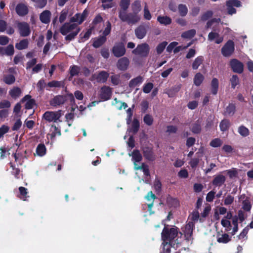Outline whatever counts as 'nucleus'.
Wrapping results in <instances>:
<instances>
[{
	"instance_id": "f257e3e1",
	"label": "nucleus",
	"mask_w": 253,
	"mask_h": 253,
	"mask_svg": "<svg viewBox=\"0 0 253 253\" xmlns=\"http://www.w3.org/2000/svg\"><path fill=\"white\" fill-rule=\"evenodd\" d=\"M179 232L182 235L176 226L165 224L161 233L162 240L164 242H169V245H171L173 244L174 239L178 236Z\"/></svg>"
},
{
	"instance_id": "f03ea898",
	"label": "nucleus",
	"mask_w": 253,
	"mask_h": 253,
	"mask_svg": "<svg viewBox=\"0 0 253 253\" xmlns=\"http://www.w3.org/2000/svg\"><path fill=\"white\" fill-rule=\"evenodd\" d=\"M62 115V111L61 110L55 112L47 111L43 114L42 119L48 122H57L58 120L61 122L59 119Z\"/></svg>"
},
{
	"instance_id": "7ed1b4c3",
	"label": "nucleus",
	"mask_w": 253,
	"mask_h": 253,
	"mask_svg": "<svg viewBox=\"0 0 253 253\" xmlns=\"http://www.w3.org/2000/svg\"><path fill=\"white\" fill-rule=\"evenodd\" d=\"M150 51V47L147 43H143L137 45L136 48L132 50V53L139 55L141 57H147Z\"/></svg>"
},
{
	"instance_id": "20e7f679",
	"label": "nucleus",
	"mask_w": 253,
	"mask_h": 253,
	"mask_svg": "<svg viewBox=\"0 0 253 253\" xmlns=\"http://www.w3.org/2000/svg\"><path fill=\"white\" fill-rule=\"evenodd\" d=\"M112 52L116 57L123 56L126 52L125 43L123 42L115 43L112 49Z\"/></svg>"
},
{
	"instance_id": "39448f33",
	"label": "nucleus",
	"mask_w": 253,
	"mask_h": 253,
	"mask_svg": "<svg viewBox=\"0 0 253 253\" xmlns=\"http://www.w3.org/2000/svg\"><path fill=\"white\" fill-rule=\"evenodd\" d=\"M235 44L232 40H228L221 48V53L224 57H229L234 52Z\"/></svg>"
},
{
	"instance_id": "423d86ee",
	"label": "nucleus",
	"mask_w": 253,
	"mask_h": 253,
	"mask_svg": "<svg viewBox=\"0 0 253 253\" xmlns=\"http://www.w3.org/2000/svg\"><path fill=\"white\" fill-rule=\"evenodd\" d=\"M149 28V26L148 24L145 23L141 24L135 29L136 37L138 39H143L146 35Z\"/></svg>"
},
{
	"instance_id": "0eeeda50",
	"label": "nucleus",
	"mask_w": 253,
	"mask_h": 253,
	"mask_svg": "<svg viewBox=\"0 0 253 253\" xmlns=\"http://www.w3.org/2000/svg\"><path fill=\"white\" fill-rule=\"evenodd\" d=\"M17 26L20 36L25 37L30 35L31 30L28 23L25 22H19Z\"/></svg>"
},
{
	"instance_id": "6e6552de",
	"label": "nucleus",
	"mask_w": 253,
	"mask_h": 253,
	"mask_svg": "<svg viewBox=\"0 0 253 253\" xmlns=\"http://www.w3.org/2000/svg\"><path fill=\"white\" fill-rule=\"evenodd\" d=\"M68 99V93L66 95H56L50 101V104L52 106L56 107L64 104Z\"/></svg>"
},
{
	"instance_id": "1a4fd4ad",
	"label": "nucleus",
	"mask_w": 253,
	"mask_h": 253,
	"mask_svg": "<svg viewBox=\"0 0 253 253\" xmlns=\"http://www.w3.org/2000/svg\"><path fill=\"white\" fill-rule=\"evenodd\" d=\"M230 66L234 73L241 74L244 71L243 64L236 59H232L230 61Z\"/></svg>"
},
{
	"instance_id": "9d476101",
	"label": "nucleus",
	"mask_w": 253,
	"mask_h": 253,
	"mask_svg": "<svg viewBox=\"0 0 253 253\" xmlns=\"http://www.w3.org/2000/svg\"><path fill=\"white\" fill-rule=\"evenodd\" d=\"M80 28L78 27L76 24L70 23H65L60 28V33L64 36L67 35L68 33H71L72 31Z\"/></svg>"
},
{
	"instance_id": "9b49d317",
	"label": "nucleus",
	"mask_w": 253,
	"mask_h": 253,
	"mask_svg": "<svg viewBox=\"0 0 253 253\" xmlns=\"http://www.w3.org/2000/svg\"><path fill=\"white\" fill-rule=\"evenodd\" d=\"M194 227V223L193 221H189L186 224L184 229L182 230L185 240L189 241L192 239Z\"/></svg>"
},
{
	"instance_id": "f8f14e48",
	"label": "nucleus",
	"mask_w": 253,
	"mask_h": 253,
	"mask_svg": "<svg viewBox=\"0 0 253 253\" xmlns=\"http://www.w3.org/2000/svg\"><path fill=\"white\" fill-rule=\"evenodd\" d=\"M109 77V74L105 71H101L98 74L92 75V78L99 83H106Z\"/></svg>"
},
{
	"instance_id": "ddd939ff",
	"label": "nucleus",
	"mask_w": 253,
	"mask_h": 253,
	"mask_svg": "<svg viewBox=\"0 0 253 253\" xmlns=\"http://www.w3.org/2000/svg\"><path fill=\"white\" fill-rule=\"evenodd\" d=\"M112 94L111 88L110 86L104 85L101 88L100 97L103 100L106 101L110 99Z\"/></svg>"
},
{
	"instance_id": "4468645a",
	"label": "nucleus",
	"mask_w": 253,
	"mask_h": 253,
	"mask_svg": "<svg viewBox=\"0 0 253 253\" xmlns=\"http://www.w3.org/2000/svg\"><path fill=\"white\" fill-rule=\"evenodd\" d=\"M129 65V61L126 57H123L119 59L116 64L117 68L122 71H126Z\"/></svg>"
},
{
	"instance_id": "2eb2a0df",
	"label": "nucleus",
	"mask_w": 253,
	"mask_h": 253,
	"mask_svg": "<svg viewBox=\"0 0 253 253\" xmlns=\"http://www.w3.org/2000/svg\"><path fill=\"white\" fill-rule=\"evenodd\" d=\"M143 156L145 158L149 161H154L155 160V156L152 148L144 147L142 149Z\"/></svg>"
},
{
	"instance_id": "dca6fc26",
	"label": "nucleus",
	"mask_w": 253,
	"mask_h": 253,
	"mask_svg": "<svg viewBox=\"0 0 253 253\" xmlns=\"http://www.w3.org/2000/svg\"><path fill=\"white\" fill-rule=\"evenodd\" d=\"M14 48L12 44H8L6 47L0 46V55L1 56H12L14 54Z\"/></svg>"
},
{
	"instance_id": "f3484780",
	"label": "nucleus",
	"mask_w": 253,
	"mask_h": 253,
	"mask_svg": "<svg viewBox=\"0 0 253 253\" xmlns=\"http://www.w3.org/2000/svg\"><path fill=\"white\" fill-rule=\"evenodd\" d=\"M225 176L221 174H218L214 177L211 183L214 186L220 187L225 183Z\"/></svg>"
},
{
	"instance_id": "a211bd4d",
	"label": "nucleus",
	"mask_w": 253,
	"mask_h": 253,
	"mask_svg": "<svg viewBox=\"0 0 253 253\" xmlns=\"http://www.w3.org/2000/svg\"><path fill=\"white\" fill-rule=\"evenodd\" d=\"M27 150H22V148L18 147L15 153L13 154L15 161L16 162L20 161L23 160L24 158H27L26 155Z\"/></svg>"
},
{
	"instance_id": "6ab92c4d",
	"label": "nucleus",
	"mask_w": 253,
	"mask_h": 253,
	"mask_svg": "<svg viewBox=\"0 0 253 253\" xmlns=\"http://www.w3.org/2000/svg\"><path fill=\"white\" fill-rule=\"evenodd\" d=\"M126 20L125 21L128 24H134L137 23L140 19L138 14L135 12H129L127 14Z\"/></svg>"
},
{
	"instance_id": "aec40b11",
	"label": "nucleus",
	"mask_w": 253,
	"mask_h": 253,
	"mask_svg": "<svg viewBox=\"0 0 253 253\" xmlns=\"http://www.w3.org/2000/svg\"><path fill=\"white\" fill-rule=\"evenodd\" d=\"M17 14L19 16H25L28 13V9L26 5L23 3L18 4L15 8Z\"/></svg>"
},
{
	"instance_id": "412c9836",
	"label": "nucleus",
	"mask_w": 253,
	"mask_h": 253,
	"mask_svg": "<svg viewBox=\"0 0 253 253\" xmlns=\"http://www.w3.org/2000/svg\"><path fill=\"white\" fill-rule=\"evenodd\" d=\"M51 12L49 10H45L40 14V19L44 24H48L50 22Z\"/></svg>"
},
{
	"instance_id": "4be33fe9",
	"label": "nucleus",
	"mask_w": 253,
	"mask_h": 253,
	"mask_svg": "<svg viewBox=\"0 0 253 253\" xmlns=\"http://www.w3.org/2000/svg\"><path fill=\"white\" fill-rule=\"evenodd\" d=\"M22 94V90L20 87L14 86L9 91V94L11 98L16 99L19 97Z\"/></svg>"
},
{
	"instance_id": "5701e85b",
	"label": "nucleus",
	"mask_w": 253,
	"mask_h": 253,
	"mask_svg": "<svg viewBox=\"0 0 253 253\" xmlns=\"http://www.w3.org/2000/svg\"><path fill=\"white\" fill-rule=\"evenodd\" d=\"M18 189L19 191V194L17 196V197L23 201H27V198H29L28 189L22 186L19 187Z\"/></svg>"
},
{
	"instance_id": "b1692460",
	"label": "nucleus",
	"mask_w": 253,
	"mask_h": 253,
	"mask_svg": "<svg viewBox=\"0 0 253 253\" xmlns=\"http://www.w3.org/2000/svg\"><path fill=\"white\" fill-rule=\"evenodd\" d=\"M143 81V77L140 76H138L129 81L128 86L130 88H133L135 86L140 84Z\"/></svg>"
},
{
	"instance_id": "393cba45",
	"label": "nucleus",
	"mask_w": 253,
	"mask_h": 253,
	"mask_svg": "<svg viewBox=\"0 0 253 253\" xmlns=\"http://www.w3.org/2000/svg\"><path fill=\"white\" fill-rule=\"evenodd\" d=\"M140 123L139 120L136 118H134L132 122L131 128L129 129V131L135 134L138 131Z\"/></svg>"
},
{
	"instance_id": "a878e982",
	"label": "nucleus",
	"mask_w": 253,
	"mask_h": 253,
	"mask_svg": "<svg viewBox=\"0 0 253 253\" xmlns=\"http://www.w3.org/2000/svg\"><path fill=\"white\" fill-rule=\"evenodd\" d=\"M157 21L162 25L167 26L171 23V19L168 16L160 15L157 17Z\"/></svg>"
},
{
	"instance_id": "bb28decb",
	"label": "nucleus",
	"mask_w": 253,
	"mask_h": 253,
	"mask_svg": "<svg viewBox=\"0 0 253 253\" xmlns=\"http://www.w3.org/2000/svg\"><path fill=\"white\" fill-rule=\"evenodd\" d=\"M80 71V67L77 65H74L71 66L69 68L70 77L69 78V80H71L74 76H78L79 74Z\"/></svg>"
},
{
	"instance_id": "cd10ccee",
	"label": "nucleus",
	"mask_w": 253,
	"mask_h": 253,
	"mask_svg": "<svg viewBox=\"0 0 253 253\" xmlns=\"http://www.w3.org/2000/svg\"><path fill=\"white\" fill-rule=\"evenodd\" d=\"M218 86V80L215 78H213L211 82V93L213 95H216L217 93Z\"/></svg>"
},
{
	"instance_id": "c85d7f7f",
	"label": "nucleus",
	"mask_w": 253,
	"mask_h": 253,
	"mask_svg": "<svg viewBox=\"0 0 253 253\" xmlns=\"http://www.w3.org/2000/svg\"><path fill=\"white\" fill-rule=\"evenodd\" d=\"M51 128H53L54 130L50 134H47V138L48 136L50 137L51 140H54L56 136H60L61 135V130L58 128L55 125H52Z\"/></svg>"
},
{
	"instance_id": "c756f323",
	"label": "nucleus",
	"mask_w": 253,
	"mask_h": 253,
	"mask_svg": "<svg viewBox=\"0 0 253 253\" xmlns=\"http://www.w3.org/2000/svg\"><path fill=\"white\" fill-rule=\"evenodd\" d=\"M236 106L233 103H229L228 106L226 108V110L224 112V115L232 116L235 113Z\"/></svg>"
},
{
	"instance_id": "7c9ffc66",
	"label": "nucleus",
	"mask_w": 253,
	"mask_h": 253,
	"mask_svg": "<svg viewBox=\"0 0 253 253\" xmlns=\"http://www.w3.org/2000/svg\"><path fill=\"white\" fill-rule=\"evenodd\" d=\"M167 202L168 205L170 207L176 208L179 205L178 200L169 195L167 197Z\"/></svg>"
},
{
	"instance_id": "2f4dec72",
	"label": "nucleus",
	"mask_w": 253,
	"mask_h": 253,
	"mask_svg": "<svg viewBox=\"0 0 253 253\" xmlns=\"http://www.w3.org/2000/svg\"><path fill=\"white\" fill-rule=\"evenodd\" d=\"M106 38L104 36H100L94 41L92 45L95 48H98L102 45L106 41Z\"/></svg>"
},
{
	"instance_id": "473e14b6",
	"label": "nucleus",
	"mask_w": 253,
	"mask_h": 253,
	"mask_svg": "<svg viewBox=\"0 0 253 253\" xmlns=\"http://www.w3.org/2000/svg\"><path fill=\"white\" fill-rule=\"evenodd\" d=\"M204 61V58L203 56H199L194 60L192 67L193 70L197 69L203 63Z\"/></svg>"
},
{
	"instance_id": "72a5a7b5",
	"label": "nucleus",
	"mask_w": 253,
	"mask_h": 253,
	"mask_svg": "<svg viewBox=\"0 0 253 253\" xmlns=\"http://www.w3.org/2000/svg\"><path fill=\"white\" fill-rule=\"evenodd\" d=\"M230 126V123L228 119L222 120L219 124L220 130L224 132L228 130Z\"/></svg>"
},
{
	"instance_id": "f704fd0d",
	"label": "nucleus",
	"mask_w": 253,
	"mask_h": 253,
	"mask_svg": "<svg viewBox=\"0 0 253 253\" xmlns=\"http://www.w3.org/2000/svg\"><path fill=\"white\" fill-rule=\"evenodd\" d=\"M29 42L27 39H23L21 40L19 42L16 43L15 47L18 50H23L28 47Z\"/></svg>"
},
{
	"instance_id": "c9c22d12",
	"label": "nucleus",
	"mask_w": 253,
	"mask_h": 253,
	"mask_svg": "<svg viewBox=\"0 0 253 253\" xmlns=\"http://www.w3.org/2000/svg\"><path fill=\"white\" fill-rule=\"evenodd\" d=\"M204 80V76L201 73H197L194 78V84L197 86H200Z\"/></svg>"
},
{
	"instance_id": "e433bc0d",
	"label": "nucleus",
	"mask_w": 253,
	"mask_h": 253,
	"mask_svg": "<svg viewBox=\"0 0 253 253\" xmlns=\"http://www.w3.org/2000/svg\"><path fill=\"white\" fill-rule=\"evenodd\" d=\"M132 11L137 14L141 10V1L139 0H135L131 4Z\"/></svg>"
},
{
	"instance_id": "4c0bfd02",
	"label": "nucleus",
	"mask_w": 253,
	"mask_h": 253,
	"mask_svg": "<svg viewBox=\"0 0 253 253\" xmlns=\"http://www.w3.org/2000/svg\"><path fill=\"white\" fill-rule=\"evenodd\" d=\"M196 34V31L195 29H191L185 31L181 34V37L184 39H192Z\"/></svg>"
},
{
	"instance_id": "58836bf2",
	"label": "nucleus",
	"mask_w": 253,
	"mask_h": 253,
	"mask_svg": "<svg viewBox=\"0 0 253 253\" xmlns=\"http://www.w3.org/2000/svg\"><path fill=\"white\" fill-rule=\"evenodd\" d=\"M132 159L134 161L135 166L136 162H139L142 160V156L138 150L135 149L132 152Z\"/></svg>"
},
{
	"instance_id": "ea45409f",
	"label": "nucleus",
	"mask_w": 253,
	"mask_h": 253,
	"mask_svg": "<svg viewBox=\"0 0 253 253\" xmlns=\"http://www.w3.org/2000/svg\"><path fill=\"white\" fill-rule=\"evenodd\" d=\"M80 31V28H77L76 30L72 31L69 34H67L66 36L65 37V39L66 41H71L74 40L75 37L77 36L79 33Z\"/></svg>"
},
{
	"instance_id": "a19ab883",
	"label": "nucleus",
	"mask_w": 253,
	"mask_h": 253,
	"mask_svg": "<svg viewBox=\"0 0 253 253\" xmlns=\"http://www.w3.org/2000/svg\"><path fill=\"white\" fill-rule=\"evenodd\" d=\"M3 82L7 84H12L15 82V78L14 75L9 74L4 76Z\"/></svg>"
},
{
	"instance_id": "79ce46f5",
	"label": "nucleus",
	"mask_w": 253,
	"mask_h": 253,
	"mask_svg": "<svg viewBox=\"0 0 253 253\" xmlns=\"http://www.w3.org/2000/svg\"><path fill=\"white\" fill-rule=\"evenodd\" d=\"M231 237L228 234L225 233L221 235V237H218L217 241L219 243L226 244L231 241Z\"/></svg>"
},
{
	"instance_id": "37998d69",
	"label": "nucleus",
	"mask_w": 253,
	"mask_h": 253,
	"mask_svg": "<svg viewBox=\"0 0 253 253\" xmlns=\"http://www.w3.org/2000/svg\"><path fill=\"white\" fill-rule=\"evenodd\" d=\"M36 152L40 156H43L46 152V148L45 145L43 144H39L36 148Z\"/></svg>"
},
{
	"instance_id": "c03bdc74",
	"label": "nucleus",
	"mask_w": 253,
	"mask_h": 253,
	"mask_svg": "<svg viewBox=\"0 0 253 253\" xmlns=\"http://www.w3.org/2000/svg\"><path fill=\"white\" fill-rule=\"evenodd\" d=\"M231 87L235 89L236 86L239 84V79L237 75H234L230 79Z\"/></svg>"
},
{
	"instance_id": "a18cd8bd",
	"label": "nucleus",
	"mask_w": 253,
	"mask_h": 253,
	"mask_svg": "<svg viewBox=\"0 0 253 253\" xmlns=\"http://www.w3.org/2000/svg\"><path fill=\"white\" fill-rule=\"evenodd\" d=\"M64 85V82L62 81H52L47 84V86L49 87H60Z\"/></svg>"
},
{
	"instance_id": "49530a36",
	"label": "nucleus",
	"mask_w": 253,
	"mask_h": 253,
	"mask_svg": "<svg viewBox=\"0 0 253 253\" xmlns=\"http://www.w3.org/2000/svg\"><path fill=\"white\" fill-rule=\"evenodd\" d=\"M238 132L243 137H246L250 134L249 129L244 126H241L239 127Z\"/></svg>"
},
{
	"instance_id": "de8ad7c7",
	"label": "nucleus",
	"mask_w": 253,
	"mask_h": 253,
	"mask_svg": "<svg viewBox=\"0 0 253 253\" xmlns=\"http://www.w3.org/2000/svg\"><path fill=\"white\" fill-rule=\"evenodd\" d=\"M191 131L193 133L199 134L201 131V126L199 122H196L192 125Z\"/></svg>"
},
{
	"instance_id": "09e8293b",
	"label": "nucleus",
	"mask_w": 253,
	"mask_h": 253,
	"mask_svg": "<svg viewBox=\"0 0 253 253\" xmlns=\"http://www.w3.org/2000/svg\"><path fill=\"white\" fill-rule=\"evenodd\" d=\"M111 82L114 85H118L121 83L120 75L119 74H115L111 76Z\"/></svg>"
},
{
	"instance_id": "8fccbe9b",
	"label": "nucleus",
	"mask_w": 253,
	"mask_h": 253,
	"mask_svg": "<svg viewBox=\"0 0 253 253\" xmlns=\"http://www.w3.org/2000/svg\"><path fill=\"white\" fill-rule=\"evenodd\" d=\"M144 123L148 126H151L154 122L152 116L150 114H146L143 118Z\"/></svg>"
},
{
	"instance_id": "3c124183",
	"label": "nucleus",
	"mask_w": 253,
	"mask_h": 253,
	"mask_svg": "<svg viewBox=\"0 0 253 253\" xmlns=\"http://www.w3.org/2000/svg\"><path fill=\"white\" fill-rule=\"evenodd\" d=\"M178 11L181 16H185L187 14L188 9L185 5L180 4L178 5Z\"/></svg>"
},
{
	"instance_id": "603ef678",
	"label": "nucleus",
	"mask_w": 253,
	"mask_h": 253,
	"mask_svg": "<svg viewBox=\"0 0 253 253\" xmlns=\"http://www.w3.org/2000/svg\"><path fill=\"white\" fill-rule=\"evenodd\" d=\"M213 15V12L211 10H208L204 13L201 16V20L206 21Z\"/></svg>"
},
{
	"instance_id": "864d4df0",
	"label": "nucleus",
	"mask_w": 253,
	"mask_h": 253,
	"mask_svg": "<svg viewBox=\"0 0 253 253\" xmlns=\"http://www.w3.org/2000/svg\"><path fill=\"white\" fill-rule=\"evenodd\" d=\"M168 44V42H163L160 43H159L157 47H156V51L158 54H161L163 51L164 50V49L166 48V46H167Z\"/></svg>"
},
{
	"instance_id": "5fc2aeb1",
	"label": "nucleus",
	"mask_w": 253,
	"mask_h": 253,
	"mask_svg": "<svg viewBox=\"0 0 253 253\" xmlns=\"http://www.w3.org/2000/svg\"><path fill=\"white\" fill-rule=\"evenodd\" d=\"M154 84L152 83H148L144 84L143 87V91L145 93H149L153 89Z\"/></svg>"
},
{
	"instance_id": "6e6d98bb",
	"label": "nucleus",
	"mask_w": 253,
	"mask_h": 253,
	"mask_svg": "<svg viewBox=\"0 0 253 253\" xmlns=\"http://www.w3.org/2000/svg\"><path fill=\"white\" fill-rule=\"evenodd\" d=\"M127 10H124L121 8L119 11V17L122 22H125L127 18Z\"/></svg>"
},
{
	"instance_id": "4d7b16f0",
	"label": "nucleus",
	"mask_w": 253,
	"mask_h": 253,
	"mask_svg": "<svg viewBox=\"0 0 253 253\" xmlns=\"http://www.w3.org/2000/svg\"><path fill=\"white\" fill-rule=\"evenodd\" d=\"M144 18L147 20H150L152 18L151 14L148 9V7L146 3L144 7Z\"/></svg>"
},
{
	"instance_id": "13d9d810",
	"label": "nucleus",
	"mask_w": 253,
	"mask_h": 253,
	"mask_svg": "<svg viewBox=\"0 0 253 253\" xmlns=\"http://www.w3.org/2000/svg\"><path fill=\"white\" fill-rule=\"evenodd\" d=\"M111 31V23L109 21L106 22V26L103 32V36L106 37L109 35Z\"/></svg>"
},
{
	"instance_id": "bf43d9fd",
	"label": "nucleus",
	"mask_w": 253,
	"mask_h": 253,
	"mask_svg": "<svg viewBox=\"0 0 253 253\" xmlns=\"http://www.w3.org/2000/svg\"><path fill=\"white\" fill-rule=\"evenodd\" d=\"M210 145L212 147H218L222 145V141L219 138H215L210 142Z\"/></svg>"
},
{
	"instance_id": "052dcab7",
	"label": "nucleus",
	"mask_w": 253,
	"mask_h": 253,
	"mask_svg": "<svg viewBox=\"0 0 253 253\" xmlns=\"http://www.w3.org/2000/svg\"><path fill=\"white\" fill-rule=\"evenodd\" d=\"M130 0H121L120 6L124 10H127L130 5Z\"/></svg>"
},
{
	"instance_id": "680f3d73",
	"label": "nucleus",
	"mask_w": 253,
	"mask_h": 253,
	"mask_svg": "<svg viewBox=\"0 0 253 253\" xmlns=\"http://www.w3.org/2000/svg\"><path fill=\"white\" fill-rule=\"evenodd\" d=\"M9 127L8 126L3 125L0 127V139L3 137V135L9 130Z\"/></svg>"
},
{
	"instance_id": "e2e57ef3",
	"label": "nucleus",
	"mask_w": 253,
	"mask_h": 253,
	"mask_svg": "<svg viewBox=\"0 0 253 253\" xmlns=\"http://www.w3.org/2000/svg\"><path fill=\"white\" fill-rule=\"evenodd\" d=\"M230 178L236 177L238 175V171L236 169L233 168L225 171Z\"/></svg>"
},
{
	"instance_id": "0e129e2a",
	"label": "nucleus",
	"mask_w": 253,
	"mask_h": 253,
	"mask_svg": "<svg viewBox=\"0 0 253 253\" xmlns=\"http://www.w3.org/2000/svg\"><path fill=\"white\" fill-rule=\"evenodd\" d=\"M46 84L43 79H41L37 83V86L39 91H43Z\"/></svg>"
},
{
	"instance_id": "69168bd1",
	"label": "nucleus",
	"mask_w": 253,
	"mask_h": 253,
	"mask_svg": "<svg viewBox=\"0 0 253 253\" xmlns=\"http://www.w3.org/2000/svg\"><path fill=\"white\" fill-rule=\"evenodd\" d=\"M226 5L227 6V13L229 15H232L236 13V9L231 4L226 1Z\"/></svg>"
},
{
	"instance_id": "338daca9",
	"label": "nucleus",
	"mask_w": 253,
	"mask_h": 253,
	"mask_svg": "<svg viewBox=\"0 0 253 253\" xmlns=\"http://www.w3.org/2000/svg\"><path fill=\"white\" fill-rule=\"evenodd\" d=\"M36 102L34 99H30L28 100L25 105V109L27 110L31 109L33 108Z\"/></svg>"
},
{
	"instance_id": "774afa93",
	"label": "nucleus",
	"mask_w": 253,
	"mask_h": 253,
	"mask_svg": "<svg viewBox=\"0 0 253 253\" xmlns=\"http://www.w3.org/2000/svg\"><path fill=\"white\" fill-rule=\"evenodd\" d=\"M9 38L4 35L0 36V45H5L8 43Z\"/></svg>"
}]
</instances>
